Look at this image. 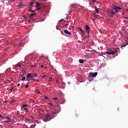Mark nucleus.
Returning a JSON list of instances; mask_svg holds the SVG:
<instances>
[{
    "label": "nucleus",
    "mask_w": 128,
    "mask_h": 128,
    "mask_svg": "<svg viewBox=\"0 0 128 128\" xmlns=\"http://www.w3.org/2000/svg\"><path fill=\"white\" fill-rule=\"evenodd\" d=\"M50 82H52V78L49 80Z\"/></svg>",
    "instance_id": "obj_49"
},
{
    "label": "nucleus",
    "mask_w": 128,
    "mask_h": 128,
    "mask_svg": "<svg viewBox=\"0 0 128 128\" xmlns=\"http://www.w3.org/2000/svg\"><path fill=\"white\" fill-rule=\"evenodd\" d=\"M26 88H28V84H26L25 86Z\"/></svg>",
    "instance_id": "obj_34"
},
{
    "label": "nucleus",
    "mask_w": 128,
    "mask_h": 128,
    "mask_svg": "<svg viewBox=\"0 0 128 128\" xmlns=\"http://www.w3.org/2000/svg\"><path fill=\"white\" fill-rule=\"evenodd\" d=\"M30 8H32V7H30Z\"/></svg>",
    "instance_id": "obj_56"
},
{
    "label": "nucleus",
    "mask_w": 128,
    "mask_h": 128,
    "mask_svg": "<svg viewBox=\"0 0 128 128\" xmlns=\"http://www.w3.org/2000/svg\"><path fill=\"white\" fill-rule=\"evenodd\" d=\"M95 1H93V2H94Z\"/></svg>",
    "instance_id": "obj_57"
},
{
    "label": "nucleus",
    "mask_w": 128,
    "mask_h": 128,
    "mask_svg": "<svg viewBox=\"0 0 128 128\" xmlns=\"http://www.w3.org/2000/svg\"><path fill=\"white\" fill-rule=\"evenodd\" d=\"M36 92L37 94H40V92L39 91H38V90H36Z\"/></svg>",
    "instance_id": "obj_37"
},
{
    "label": "nucleus",
    "mask_w": 128,
    "mask_h": 128,
    "mask_svg": "<svg viewBox=\"0 0 128 128\" xmlns=\"http://www.w3.org/2000/svg\"><path fill=\"white\" fill-rule=\"evenodd\" d=\"M14 102V100H12L10 101V102H11V104H13Z\"/></svg>",
    "instance_id": "obj_31"
},
{
    "label": "nucleus",
    "mask_w": 128,
    "mask_h": 128,
    "mask_svg": "<svg viewBox=\"0 0 128 128\" xmlns=\"http://www.w3.org/2000/svg\"><path fill=\"white\" fill-rule=\"evenodd\" d=\"M24 76V74H22V76Z\"/></svg>",
    "instance_id": "obj_58"
},
{
    "label": "nucleus",
    "mask_w": 128,
    "mask_h": 128,
    "mask_svg": "<svg viewBox=\"0 0 128 128\" xmlns=\"http://www.w3.org/2000/svg\"><path fill=\"white\" fill-rule=\"evenodd\" d=\"M44 68V65H41V68Z\"/></svg>",
    "instance_id": "obj_42"
},
{
    "label": "nucleus",
    "mask_w": 128,
    "mask_h": 128,
    "mask_svg": "<svg viewBox=\"0 0 128 128\" xmlns=\"http://www.w3.org/2000/svg\"><path fill=\"white\" fill-rule=\"evenodd\" d=\"M54 116H56V112H52L50 114H48L45 116L43 118L44 122H46L50 120H52Z\"/></svg>",
    "instance_id": "obj_1"
},
{
    "label": "nucleus",
    "mask_w": 128,
    "mask_h": 128,
    "mask_svg": "<svg viewBox=\"0 0 128 128\" xmlns=\"http://www.w3.org/2000/svg\"><path fill=\"white\" fill-rule=\"evenodd\" d=\"M91 18H92V20H93L94 22V20H96V19H94V18L92 19V17Z\"/></svg>",
    "instance_id": "obj_38"
},
{
    "label": "nucleus",
    "mask_w": 128,
    "mask_h": 128,
    "mask_svg": "<svg viewBox=\"0 0 128 128\" xmlns=\"http://www.w3.org/2000/svg\"><path fill=\"white\" fill-rule=\"evenodd\" d=\"M43 2H46V0H43Z\"/></svg>",
    "instance_id": "obj_46"
},
{
    "label": "nucleus",
    "mask_w": 128,
    "mask_h": 128,
    "mask_svg": "<svg viewBox=\"0 0 128 128\" xmlns=\"http://www.w3.org/2000/svg\"><path fill=\"white\" fill-rule=\"evenodd\" d=\"M115 52H120V48H118Z\"/></svg>",
    "instance_id": "obj_23"
},
{
    "label": "nucleus",
    "mask_w": 128,
    "mask_h": 128,
    "mask_svg": "<svg viewBox=\"0 0 128 128\" xmlns=\"http://www.w3.org/2000/svg\"><path fill=\"white\" fill-rule=\"evenodd\" d=\"M61 34L64 35V33H62V32L60 31Z\"/></svg>",
    "instance_id": "obj_50"
},
{
    "label": "nucleus",
    "mask_w": 128,
    "mask_h": 128,
    "mask_svg": "<svg viewBox=\"0 0 128 128\" xmlns=\"http://www.w3.org/2000/svg\"><path fill=\"white\" fill-rule=\"evenodd\" d=\"M36 14H34V13L31 14V15L30 16V20H34V18H32V16H36Z\"/></svg>",
    "instance_id": "obj_9"
},
{
    "label": "nucleus",
    "mask_w": 128,
    "mask_h": 128,
    "mask_svg": "<svg viewBox=\"0 0 128 128\" xmlns=\"http://www.w3.org/2000/svg\"><path fill=\"white\" fill-rule=\"evenodd\" d=\"M26 78H32V74H28L26 76Z\"/></svg>",
    "instance_id": "obj_15"
},
{
    "label": "nucleus",
    "mask_w": 128,
    "mask_h": 128,
    "mask_svg": "<svg viewBox=\"0 0 128 128\" xmlns=\"http://www.w3.org/2000/svg\"><path fill=\"white\" fill-rule=\"evenodd\" d=\"M0 118H4V116H2L0 114Z\"/></svg>",
    "instance_id": "obj_35"
},
{
    "label": "nucleus",
    "mask_w": 128,
    "mask_h": 128,
    "mask_svg": "<svg viewBox=\"0 0 128 128\" xmlns=\"http://www.w3.org/2000/svg\"><path fill=\"white\" fill-rule=\"evenodd\" d=\"M19 6H22V3L20 2L18 4Z\"/></svg>",
    "instance_id": "obj_26"
},
{
    "label": "nucleus",
    "mask_w": 128,
    "mask_h": 128,
    "mask_svg": "<svg viewBox=\"0 0 128 128\" xmlns=\"http://www.w3.org/2000/svg\"><path fill=\"white\" fill-rule=\"evenodd\" d=\"M84 60L82 59H80L79 60V62L80 64H84Z\"/></svg>",
    "instance_id": "obj_18"
},
{
    "label": "nucleus",
    "mask_w": 128,
    "mask_h": 128,
    "mask_svg": "<svg viewBox=\"0 0 128 128\" xmlns=\"http://www.w3.org/2000/svg\"><path fill=\"white\" fill-rule=\"evenodd\" d=\"M104 30H102V31H101V32H104Z\"/></svg>",
    "instance_id": "obj_53"
},
{
    "label": "nucleus",
    "mask_w": 128,
    "mask_h": 128,
    "mask_svg": "<svg viewBox=\"0 0 128 128\" xmlns=\"http://www.w3.org/2000/svg\"><path fill=\"white\" fill-rule=\"evenodd\" d=\"M40 10V8H37V9L35 10V12L36 10Z\"/></svg>",
    "instance_id": "obj_29"
},
{
    "label": "nucleus",
    "mask_w": 128,
    "mask_h": 128,
    "mask_svg": "<svg viewBox=\"0 0 128 128\" xmlns=\"http://www.w3.org/2000/svg\"><path fill=\"white\" fill-rule=\"evenodd\" d=\"M56 110L58 112H60V110H62V108H60V106H58L57 108H56Z\"/></svg>",
    "instance_id": "obj_11"
},
{
    "label": "nucleus",
    "mask_w": 128,
    "mask_h": 128,
    "mask_svg": "<svg viewBox=\"0 0 128 128\" xmlns=\"http://www.w3.org/2000/svg\"><path fill=\"white\" fill-rule=\"evenodd\" d=\"M24 110H25L26 112H28V108H24Z\"/></svg>",
    "instance_id": "obj_28"
},
{
    "label": "nucleus",
    "mask_w": 128,
    "mask_h": 128,
    "mask_svg": "<svg viewBox=\"0 0 128 128\" xmlns=\"http://www.w3.org/2000/svg\"><path fill=\"white\" fill-rule=\"evenodd\" d=\"M18 66H20V64H19Z\"/></svg>",
    "instance_id": "obj_55"
},
{
    "label": "nucleus",
    "mask_w": 128,
    "mask_h": 128,
    "mask_svg": "<svg viewBox=\"0 0 128 128\" xmlns=\"http://www.w3.org/2000/svg\"><path fill=\"white\" fill-rule=\"evenodd\" d=\"M29 12H35L36 10H32L31 9H30L29 10Z\"/></svg>",
    "instance_id": "obj_25"
},
{
    "label": "nucleus",
    "mask_w": 128,
    "mask_h": 128,
    "mask_svg": "<svg viewBox=\"0 0 128 128\" xmlns=\"http://www.w3.org/2000/svg\"><path fill=\"white\" fill-rule=\"evenodd\" d=\"M106 54H114V52L112 49L110 48L108 49V51L106 52Z\"/></svg>",
    "instance_id": "obj_5"
},
{
    "label": "nucleus",
    "mask_w": 128,
    "mask_h": 128,
    "mask_svg": "<svg viewBox=\"0 0 128 128\" xmlns=\"http://www.w3.org/2000/svg\"><path fill=\"white\" fill-rule=\"evenodd\" d=\"M64 32L65 34H69L70 36L72 34V33L67 30H64Z\"/></svg>",
    "instance_id": "obj_13"
},
{
    "label": "nucleus",
    "mask_w": 128,
    "mask_h": 128,
    "mask_svg": "<svg viewBox=\"0 0 128 128\" xmlns=\"http://www.w3.org/2000/svg\"><path fill=\"white\" fill-rule=\"evenodd\" d=\"M6 120L5 121L6 122H10V117L6 116Z\"/></svg>",
    "instance_id": "obj_14"
},
{
    "label": "nucleus",
    "mask_w": 128,
    "mask_h": 128,
    "mask_svg": "<svg viewBox=\"0 0 128 128\" xmlns=\"http://www.w3.org/2000/svg\"><path fill=\"white\" fill-rule=\"evenodd\" d=\"M54 100H58V98L56 97H55L54 98Z\"/></svg>",
    "instance_id": "obj_40"
},
{
    "label": "nucleus",
    "mask_w": 128,
    "mask_h": 128,
    "mask_svg": "<svg viewBox=\"0 0 128 128\" xmlns=\"http://www.w3.org/2000/svg\"><path fill=\"white\" fill-rule=\"evenodd\" d=\"M20 86V84H17V86Z\"/></svg>",
    "instance_id": "obj_44"
},
{
    "label": "nucleus",
    "mask_w": 128,
    "mask_h": 128,
    "mask_svg": "<svg viewBox=\"0 0 128 128\" xmlns=\"http://www.w3.org/2000/svg\"><path fill=\"white\" fill-rule=\"evenodd\" d=\"M56 30H58V26H56Z\"/></svg>",
    "instance_id": "obj_48"
},
{
    "label": "nucleus",
    "mask_w": 128,
    "mask_h": 128,
    "mask_svg": "<svg viewBox=\"0 0 128 128\" xmlns=\"http://www.w3.org/2000/svg\"><path fill=\"white\" fill-rule=\"evenodd\" d=\"M27 82H30V78H27Z\"/></svg>",
    "instance_id": "obj_33"
},
{
    "label": "nucleus",
    "mask_w": 128,
    "mask_h": 128,
    "mask_svg": "<svg viewBox=\"0 0 128 128\" xmlns=\"http://www.w3.org/2000/svg\"><path fill=\"white\" fill-rule=\"evenodd\" d=\"M19 118H20V120H26V117H24L22 115L20 116Z\"/></svg>",
    "instance_id": "obj_12"
},
{
    "label": "nucleus",
    "mask_w": 128,
    "mask_h": 128,
    "mask_svg": "<svg viewBox=\"0 0 128 128\" xmlns=\"http://www.w3.org/2000/svg\"><path fill=\"white\" fill-rule=\"evenodd\" d=\"M22 18H26V15H24L22 16Z\"/></svg>",
    "instance_id": "obj_30"
},
{
    "label": "nucleus",
    "mask_w": 128,
    "mask_h": 128,
    "mask_svg": "<svg viewBox=\"0 0 128 128\" xmlns=\"http://www.w3.org/2000/svg\"><path fill=\"white\" fill-rule=\"evenodd\" d=\"M35 4H36V8H39L40 6V4L39 2H36Z\"/></svg>",
    "instance_id": "obj_17"
},
{
    "label": "nucleus",
    "mask_w": 128,
    "mask_h": 128,
    "mask_svg": "<svg viewBox=\"0 0 128 128\" xmlns=\"http://www.w3.org/2000/svg\"><path fill=\"white\" fill-rule=\"evenodd\" d=\"M36 76H38V74L36 73L34 74L33 75H32V80H34V82H36V80L34 79V78Z\"/></svg>",
    "instance_id": "obj_8"
},
{
    "label": "nucleus",
    "mask_w": 128,
    "mask_h": 128,
    "mask_svg": "<svg viewBox=\"0 0 128 128\" xmlns=\"http://www.w3.org/2000/svg\"><path fill=\"white\" fill-rule=\"evenodd\" d=\"M68 26V24H65V26Z\"/></svg>",
    "instance_id": "obj_47"
},
{
    "label": "nucleus",
    "mask_w": 128,
    "mask_h": 128,
    "mask_svg": "<svg viewBox=\"0 0 128 128\" xmlns=\"http://www.w3.org/2000/svg\"><path fill=\"white\" fill-rule=\"evenodd\" d=\"M34 4H36V2H32L30 4V6H32Z\"/></svg>",
    "instance_id": "obj_24"
},
{
    "label": "nucleus",
    "mask_w": 128,
    "mask_h": 128,
    "mask_svg": "<svg viewBox=\"0 0 128 128\" xmlns=\"http://www.w3.org/2000/svg\"><path fill=\"white\" fill-rule=\"evenodd\" d=\"M14 90V88H12L11 89H10V92H12V90Z\"/></svg>",
    "instance_id": "obj_41"
},
{
    "label": "nucleus",
    "mask_w": 128,
    "mask_h": 128,
    "mask_svg": "<svg viewBox=\"0 0 128 128\" xmlns=\"http://www.w3.org/2000/svg\"><path fill=\"white\" fill-rule=\"evenodd\" d=\"M26 106H28V104H23L22 108H26Z\"/></svg>",
    "instance_id": "obj_22"
},
{
    "label": "nucleus",
    "mask_w": 128,
    "mask_h": 128,
    "mask_svg": "<svg viewBox=\"0 0 128 128\" xmlns=\"http://www.w3.org/2000/svg\"><path fill=\"white\" fill-rule=\"evenodd\" d=\"M34 120V118L32 116H31L29 118H25V122H30V120Z\"/></svg>",
    "instance_id": "obj_7"
},
{
    "label": "nucleus",
    "mask_w": 128,
    "mask_h": 128,
    "mask_svg": "<svg viewBox=\"0 0 128 128\" xmlns=\"http://www.w3.org/2000/svg\"><path fill=\"white\" fill-rule=\"evenodd\" d=\"M92 16L95 18H98V16L96 15V14H92Z\"/></svg>",
    "instance_id": "obj_16"
},
{
    "label": "nucleus",
    "mask_w": 128,
    "mask_h": 128,
    "mask_svg": "<svg viewBox=\"0 0 128 128\" xmlns=\"http://www.w3.org/2000/svg\"><path fill=\"white\" fill-rule=\"evenodd\" d=\"M56 84H60V80H58V78L56 80Z\"/></svg>",
    "instance_id": "obj_21"
},
{
    "label": "nucleus",
    "mask_w": 128,
    "mask_h": 128,
    "mask_svg": "<svg viewBox=\"0 0 128 128\" xmlns=\"http://www.w3.org/2000/svg\"><path fill=\"white\" fill-rule=\"evenodd\" d=\"M107 14L110 18H114L116 14V12L112 8V9L107 10Z\"/></svg>",
    "instance_id": "obj_2"
},
{
    "label": "nucleus",
    "mask_w": 128,
    "mask_h": 128,
    "mask_svg": "<svg viewBox=\"0 0 128 128\" xmlns=\"http://www.w3.org/2000/svg\"><path fill=\"white\" fill-rule=\"evenodd\" d=\"M5 102H8V101H5Z\"/></svg>",
    "instance_id": "obj_54"
},
{
    "label": "nucleus",
    "mask_w": 128,
    "mask_h": 128,
    "mask_svg": "<svg viewBox=\"0 0 128 128\" xmlns=\"http://www.w3.org/2000/svg\"><path fill=\"white\" fill-rule=\"evenodd\" d=\"M10 0V2H14V0Z\"/></svg>",
    "instance_id": "obj_36"
},
{
    "label": "nucleus",
    "mask_w": 128,
    "mask_h": 128,
    "mask_svg": "<svg viewBox=\"0 0 128 128\" xmlns=\"http://www.w3.org/2000/svg\"><path fill=\"white\" fill-rule=\"evenodd\" d=\"M78 30H80L82 34L84 35V30L82 28H78Z\"/></svg>",
    "instance_id": "obj_10"
},
{
    "label": "nucleus",
    "mask_w": 128,
    "mask_h": 128,
    "mask_svg": "<svg viewBox=\"0 0 128 128\" xmlns=\"http://www.w3.org/2000/svg\"><path fill=\"white\" fill-rule=\"evenodd\" d=\"M98 76V72H95L94 73L92 72H90L89 74V78H94V76Z\"/></svg>",
    "instance_id": "obj_4"
},
{
    "label": "nucleus",
    "mask_w": 128,
    "mask_h": 128,
    "mask_svg": "<svg viewBox=\"0 0 128 128\" xmlns=\"http://www.w3.org/2000/svg\"><path fill=\"white\" fill-rule=\"evenodd\" d=\"M85 30L87 34L90 36V26H88V24H86L85 26Z\"/></svg>",
    "instance_id": "obj_6"
},
{
    "label": "nucleus",
    "mask_w": 128,
    "mask_h": 128,
    "mask_svg": "<svg viewBox=\"0 0 128 128\" xmlns=\"http://www.w3.org/2000/svg\"><path fill=\"white\" fill-rule=\"evenodd\" d=\"M49 104H50V106H54V105L52 104V103H49Z\"/></svg>",
    "instance_id": "obj_45"
},
{
    "label": "nucleus",
    "mask_w": 128,
    "mask_h": 128,
    "mask_svg": "<svg viewBox=\"0 0 128 128\" xmlns=\"http://www.w3.org/2000/svg\"><path fill=\"white\" fill-rule=\"evenodd\" d=\"M120 48H124V46H121Z\"/></svg>",
    "instance_id": "obj_51"
},
{
    "label": "nucleus",
    "mask_w": 128,
    "mask_h": 128,
    "mask_svg": "<svg viewBox=\"0 0 128 128\" xmlns=\"http://www.w3.org/2000/svg\"><path fill=\"white\" fill-rule=\"evenodd\" d=\"M112 10H115V12L116 14V12H118L120 10H122V8L119 6H114L112 8Z\"/></svg>",
    "instance_id": "obj_3"
},
{
    "label": "nucleus",
    "mask_w": 128,
    "mask_h": 128,
    "mask_svg": "<svg viewBox=\"0 0 128 128\" xmlns=\"http://www.w3.org/2000/svg\"><path fill=\"white\" fill-rule=\"evenodd\" d=\"M95 10L96 12L98 14V12H100V10H98V9L96 8V6H95Z\"/></svg>",
    "instance_id": "obj_20"
},
{
    "label": "nucleus",
    "mask_w": 128,
    "mask_h": 128,
    "mask_svg": "<svg viewBox=\"0 0 128 128\" xmlns=\"http://www.w3.org/2000/svg\"><path fill=\"white\" fill-rule=\"evenodd\" d=\"M32 20V19H30V20H28V22H31Z\"/></svg>",
    "instance_id": "obj_43"
},
{
    "label": "nucleus",
    "mask_w": 128,
    "mask_h": 128,
    "mask_svg": "<svg viewBox=\"0 0 128 128\" xmlns=\"http://www.w3.org/2000/svg\"><path fill=\"white\" fill-rule=\"evenodd\" d=\"M36 82H38L40 81L38 80H36Z\"/></svg>",
    "instance_id": "obj_52"
},
{
    "label": "nucleus",
    "mask_w": 128,
    "mask_h": 128,
    "mask_svg": "<svg viewBox=\"0 0 128 128\" xmlns=\"http://www.w3.org/2000/svg\"><path fill=\"white\" fill-rule=\"evenodd\" d=\"M42 78H47L46 75H44V76H42Z\"/></svg>",
    "instance_id": "obj_32"
},
{
    "label": "nucleus",
    "mask_w": 128,
    "mask_h": 128,
    "mask_svg": "<svg viewBox=\"0 0 128 128\" xmlns=\"http://www.w3.org/2000/svg\"><path fill=\"white\" fill-rule=\"evenodd\" d=\"M26 80V76H23L21 80Z\"/></svg>",
    "instance_id": "obj_27"
},
{
    "label": "nucleus",
    "mask_w": 128,
    "mask_h": 128,
    "mask_svg": "<svg viewBox=\"0 0 128 128\" xmlns=\"http://www.w3.org/2000/svg\"><path fill=\"white\" fill-rule=\"evenodd\" d=\"M47 98H48V97H47L46 96H44V100H47Z\"/></svg>",
    "instance_id": "obj_39"
},
{
    "label": "nucleus",
    "mask_w": 128,
    "mask_h": 128,
    "mask_svg": "<svg viewBox=\"0 0 128 128\" xmlns=\"http://www.w3.org/2000/svg\"><path fill=\"white\" fill-rule=\"evenodd\" d=\"M18 46H24V44L22 42H20L18 44Z\"/></svg>",
    "instance_id": "obj_19"
}]
</instances>
